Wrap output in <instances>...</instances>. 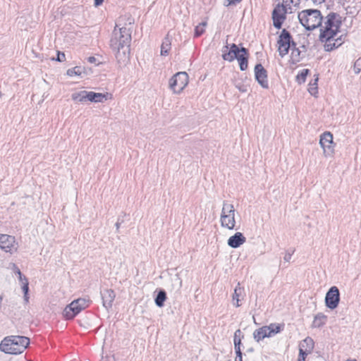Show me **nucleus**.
<instances>
[{"instance_id":"nucleus-23","label":"nucleus","mask_w":361,"mask_h":361,"mask_svg":"<svg viewBox=\"0 0 361 361\" xmlns=\"http://www.w3.org/2000/svg\"><path fill=\"white\" fill-rule=\"evenodd\" d=\"M171 39L169 38V35H167L164 38V39L161 44V54L162 56H166L169 54V51L171 49Z\"/></svg>"},{"instance_id":"nucleus-43","label":"nucleus","mask_w":361,"mask_h":361,"mask_svg":"<svg viewBox=\"0 0 361 361\" xmlns=\"http://www.w3.org/2000/svg\"><path fill=\"white\" fill-rule=\"evenodd\" d=\"M94 6H100L103 3V1H104V0H94Z\"/></svg>"},{"instance_id":"nucleus-28","label":"nucleus","mask_w":361,"mask_h":361,"mask_svg":"<svg viewBox=\"0 0 361 361\" xmlns=\"http://www.w3.org/2000/svg\"><path fill=\"white\" fill-rule=\"evenodd\" d=\"M23 280L25 281L23 282V284H22V290L24 293V300L26 302H27L28 300H29V297H28L29 283H28L27 279L26 277H23Z\"/></svg>"},{"instance_id":"nucleus-25","label":"nucleus","mask_w":361,"mask_h":361,"mask_svg":"<svg viewBox=\"0 0 361 361\" xmlns=\"http://www.w3.org/2000/svg\"><path fill=\"white\" fill-rule=\"evenodd\" d=\"M243 292V288L240 287V283H238L236 287L235 288L234 293L233 294V300L235 301L236 302L234 303L235 307H239V301H240V296L242 295Z\"/></svg>"},{"instance_id":"nucleus-2","label":"nucleus","mask_w":361,"mask_h":361,"mask_svg":"<svg viewBox=\"0 0 361 361\" xmlns=\"http://www.w3.org/2000/svg\"><path fill=\"white\" fill-rule=\"evenodd\" d=\"M131 32L127 27L116 28L110 40V47L113 50L117 62L121 66H125L130 59V45Z\"/></svg>"},{"instance_id":"nucleus-21","label":"nucleus","mask_w":361,"mask_h":361,"mask_svg":"<svg viewBox=\"0 0 361 361\" xmlns=\"http://www.w3.org/2000/svg\"><path fill=\"white\" fill-rule=\"evenodd\" d=\"M73 100L77 102H85L88 101V91L82 90L78 92L73 93L71 95Z\"/></svg>"},{"instance_id":"nucleus-19","label":"nucleus","mask_w":361,"mask_h":361,"mask_svg":"<svg viewBox=\"0 0 361 361\" xmlns=\"http://www.w3.org/2000/svg\"><path fill=\"white\" fill-rule=\"evenodd\" d=\"M109 94L88 92V101L92 102H104L108 99Z\"/></svg>"},{"instance_id":"nucleus-37","label":"nucleus","mask_w":361,"mask_h":361,"mask_svg":"<svg viewBox=\"0 0 361 361\" xmlns=\"http://www.w3.org/2000/svg\"><path fill=\"white\" fill-rule=\"evenodd\" d=\"M65 59H66L65 54L63 52H61V51H58L57 58L56 59V60L57 61L62 62L65 60Z\"/></svg>"},{"instance_id":"nucleus-24","label":"nucleus","mask_w":361,"mask_h":361,"mask_svg":"<svg viewBox=\"0 0 361 361\" xmlns=\"http://www.w3.org/2000/svg\"><path fill=\"white\" fill-rule=\"evenodd\" d=\"M166 300V293L164 290H160L155 298L154 302L157 306L161 307Z\"/></svg>"},{"instance_id":"nucleus-40","label":"nucleus","mask_w":361,"mask_h":361,"mask_svg":"<svg viewBox=\"0 0 361 361\" xmlns=\"http://www.w3.org/2000/svg\"><path fill=\"white\" fill-rule=\"evenodd\" d=\"M17 275L18 276V279L21 282V284H23V282L25 281L23 280V277H25V276L22 274L20 269H17Z\"/></svg>"},{"instance_id":"nucleus-8","label":"nucleus","mask_w":361,"mask_h":361,"mask_svg":"<svg viewBox=\"0 0 361 361\" xmlns=\"http://www.w3.org/2000/svg\"><path fill=\"white\" fill-rule=\"evenodd\" d=\"M278 51L281 57L286 56L292 46L296 44L293 41L290 33L286 29H283L277 42Z\"/></svg>"},{"instance_id":"nucleus-5","label":"nucleus","mask_w":361,"mask_h":361,"mask_svg":"<svg viewBox=\"0 0 361 361\" xmlns=\"http://www.w3.org/2000/svg\"><path fill=\"white\" fill-rule=\"evenodd\" d=\"M284 324L271 323L269 326H264L256 329L253 332V338L257 342H259L265 338H270L281 332Z\"/></svg>"},{"instance_id":"nucleus-44","label":"nucleus","mask_w":361,"mask_h":361,"mask_svg":"<svg viewBox=\"0 0 361 361\" xmlns=\"http://www.w3.org/2000/svg\"><path fill=\"white\" fill-rule=\"evenodd\" d=\"M87 61H88L90 63H95V62H96V58H95V57H94V56H90V57H88Z\"/></svg>"},{"instance_id":"nucleus-36","label":"nucleus","mask_w":361,"mask_h":361,"mask_svg":"<svg viewBox=\"0 0 361 361\" xmlns=\"http://www.w3.org/2000/svg\"><path fill=\"white\" fill-rule=\"evenodd\" d=\"M241 341H235V342H234V349H235V353H242L241 352V348H240V345H241Z\"/></svg>"},{"instance_id":"nucleus-7","label":"nucleus","mask_w":361,"mask_h":361,"mask_svg":"<svg viewBox=\"0 0 361 361\" xmlns=\"http://www.w3.org/2000/svg\"><path fill=\"white\" fill-rule=\"evenodd\" d=\"M89 300H86L85 298L74 300L65 307L63 312L64 317L66 319H73L82 310H85L89 306Z\"/></svg>"},{"instance_id":"nucleus-4","label":"nucleus","mask_w":361,"mask_h":361,"mask_svg":"<svg viewBox=\"0 0 361 361\" xmlns=\"http://www.w3.org/2000/svg\"><path fill=\"white\" fill-rule=\"evenodd\" d=\"M298 20L307 30H312L320 25L323 20L321 11L317 9H306L298 13Z\"/></svg>"},{"instance_id":"nucleus-35","label":"nucleus","mask_w":361,"mask_h":361,"mask_svg":"<svg viewBox=\"0 0 361 361\" xmlns=\"http://www.w3.org/2000/svg\"><path fill=\"white\" fill-rule=\"evenodd\" d=\"M241 1L242 0H225L224 4L226 6H229L231 5H236L237 4H239Z\"/></svg>"},{"instance_id":"nucleus-33","label":"nucleus","mask_w":361,"mask_h":361,"mask_svg":"<svg viewBox=\"0 0 361 361\" xmlns=\"http://www.w3.org/2000/svg\"><path fill=\"white\" fill-rule=\"evenodd\" d=\"M294 253V250H287L285 253V255L283 257V260L286 262H289L290 260L291 259V257H292V255Z\"/></svg>"},{"instance_id":"nucleus-31","label":"nucleus","mask_w":361,"mask_h":361,"mask_svg":"<svg viewBox=\"0 0 361 361\" xmlns=\"http://www.w3.org/2000/svg\"><path fill=\"white\" fill-rule=\"evenodd\" d=\"M353 71L355 74H358L361 71V58H358L354 63Z\"/></svg>"},{"instance_id":"nucleus-16","label":"nucleus","mask_w":361,"mask_h":361,"mask_svg":"<svg viewBox=\"0 0 361 361\" xmlns=\"http://www.w3.org/2000/svg\"><path fill=\"white\" fill-rule=\"evenodd\" d=\"M255 77L262 87L269 88L267 71L261 63L257 64L255 67Z\"/></svg>"},{"instance_id":"nucleus-29","label":"nucleus","mask_w":361,"mask_h":361,"mask_svg":"<svg viewBox=\"0 0 361 361\" xmlns=\"http://www.w3.org/2000/svg\"><path fill=\"white\" fill-rule=\"evenodd\" d=\"M82 72V68L80 66H75L67 71V75L72 77L74 75H80Z\"/></svg>"},{"instance_id":"nucleus-12","label":"nucleus","mask_w":361,"mask_h":361,"mask_svg":"<svg viewBox=\"0 0 361 361\" xmlns=\"http://www.w3.org/2000/svg\"><path fill=\"white\" fill-rule=\"evenodd\" d=\"M222 58L225 61H233L234 59H237L238 56L241 52L245 53L246 48L241 47L240 49L235 44H232L231 47L228 45H226L222 48Z\"/></svg>"},{"instance_id":"nucleus-27","label":"nucleus","mask_w":361,"mask_h":361,"mask_svg":"<svg viewBox=\"0 0 361 361\" xmlns=\"http://www.w3.org/2000/svg\"><path fill=\"white\" fill-rule=\"evenodd\" d=\"M207 26V22H202L197 25L195 28V37L201 36L205 32V27Z\"/></svg>"},{"instance_id":"nucleus-6","label":"nucleus","mask_w":361,"mask_h":361,"mask_svg":"<svg viewBox=\"0 0 361 361\" xmlns=\"http://www.w3.org/2000/svg\"><path fill=\"white\" fill-rule=\"evenodd\" d=\"M221 225L222 227L232 230L235 228V209L233 204L224 201L221 214Z\"/></svg>"},{"instance_id":"nucleus-39","label":"nucleus","mask_w":361,"mask_h":361,"mask_svg":"<svg viewBox=\"0 0 361 361\" xmlns=\"http://www.w3.org/2000/svg\"><path fill=\"white\" fill-rule=\"evenodd\" d=\"M235 87L238 88L239 91L242 92H245L247 90V86L244 85L235 84Z\"/></svg>"},{"instance_id":"nucleus-9","label":"nucleus","mask_w":361,"mask_h":361,"mask_svg":"<svg viewBox=\"0 0 361 361\" xmlns=\"http://www.w3.org/2000/svg\"><path fill=\"white\" fill-rule=\"evenodd\" d=\"M188 83V75L185 72H178L169 80V87L176 94L180 93Z\"/></svg>"},{"instance_id":"nucleus-1","label":"nucleus","mask_w":361,"mask_h":361,"mask_svg":"<svg viewBox=\"0 0 361 361\" xmlns=\"http://www.w3.org/2000/svg\"><path fill=\"white\" fill-rule=\"evenodd\" d=\"M341 24L342 17L338 13L330 12L324 18H323L322 25L319 26V39L326 43V51H331L342 44L341 38L336 39L335 42L331 43L332 39L339 32Z\"/></svg>"},{"instance_id":"nucleus-14","label":"nucleus","mask_w":361,"mask_h":361,"mask_svg":"<svg viewBox=\"0 0 361 361\" xmlns=\"http://www.w3.org/2000/svg\"><path fill=\"white\" fill-rule=\"evenodd\" d=\"M314 346V342L310 337H307L299 343V355L298 361H305L307 355L310 354Z\"/></svg>"},{"instance_id":"nucleus-15","label":"nucleus","mask_w":361,"mask_h":361,"mask_svg":"<svg viewBox=\"0 0 361 361\" xmlns=\"http://www.w3.org/2000/svg\"><path fill=\"white\" fill-rule=\"evenodd\" d=\"M287 13V8L284 4L278 5L272 12V18L274 26L280 29L283 24V20L286 18V13Z\"/></svg>"},{"instance_id":"nucleus-42","label":"nucleus","mask_w":361,"mask_h":361,"mask_svg":"<svg viewBox=\"0 0 361 361\" xmlns=\"http://www.w3.org/2000/svg\"><path fill=\"white\" fill-rule=\"evenodd\" d=\"M11 269L17 274V269H19V268L16 265V264H13V263H12L11 264Z\"/></svg>"},{"instance_id":"nucleus-26","label":"nucleus","mask_w":361,"mask_h":361,"mask_svg":"<svg viewBox=\"0 0 361 361\" xmlns=\"http://www.w3.org/2000/svg\"><path fill=\"white\" fill-rule=\"evenodd\" d=\"M326 316L322 313H319L314 316L313 326L314 327H320L324 324Z\"/></svg>"},{"instance_id":"nucleus-47","label":"nucleus","mask_w":361,"mask_h":361,"mask_svg":"<svg viewBox=\"0 0 361 361\" xmlns=\"http://www.w3.org/2000/svg\"><path fill=\"white\" fill-rule=\"evenodd\" d=\"M313 2H317L319 1V3L321 2H324L325 0H312Z\"/></svg>"},{"instance_id":"nucleus-13","label":"nucleus","mask_w":361,"mask_h":361,"mask_svg":"<svg viewBox=\"0 0 361 361\" xmlns=\"http://www.w3.org/2000/svg\"><path fill=\"white\" fill-rule=\"evenodd\" d=\"M340 301V292L336 286H332L327 291L325 297L326 306L331 309H336Z\"/></svg>"},{"instance_id":"nucleus-3","label":"nucleus","mask_w":361,"mask_h":361,"mask_svg":"<svg viewBox=\"0 0 361 361\" xmlns=\"http://www.w3.org/2000/svg\"><path fill=\"white\" fill-rule=\"evenodd\" d=\"M30 339L22 336H8L0 343V350L6 354H21L29 345Z\"/></svg>"},{"instance_id":"nucleus-46","label":"nucleus","mask_w":361,"mask_h":361,"mask_svg":"<svg viewBox=\"0 0 361 361\" xmlns=\"http://www.w3.org/2000/svg\"><path fill=\"white\" fill-rule=\"evenodd\" d=\"M121 224V222H119L118 221L116 223L115 226L116 227L117 232H118V231H119V228H120Z\"/></svg>"},{"instance_id":"nucleus-32","label":"nucleus","mask_w":361,"mask_h":361,"mask_svg":"<svg viewBox=\"0 0 361 361\" xmlns=\"http://www.w3.org/2000/svg\"><path fill=\"white\" fill-rule=\"evenodd\" d=\"M283 3L285 4L286 8L287 6H290V5L298 6L300 4V0H283Z\"/></svg>"},{"instance_id":"nucleus-45","label":"nucleus","mask_w":361,"mask_h":361,"mask_svg":"<svg viewBox=\"0 0 361 361\" xmlns=\"http://www.w3.org/2000/svg\"><path fill=\"white\" fill-rule=\"evenodd\" d=\"M298 48H300L301 51L305 54V52L307 51V48L305 45H302L299 47Z\"/></svg>"},{"instance_id":"nucleus-38","label":"nucleus","mask_w":361,"mask_h":361,"mask_svg":"<svg viewBox=\"0 0 361 361\" xmlns=\"http://www.w3.org/2000/svg\"><path fill=\"white\" fill-rule=\"evenodd\" d=\"M317 79L315 80L314 83L312 85V87H310L308 89L309 92L311 94H314L317 92V86L314 87V85H317Z\"/></svg>"},{"instance_id":"nucleus-48","label":"nucleus","mask_w":361,"mask_h":361,"mask_svg":"<svg viewBox=\"0 0 361 361\" xmlns=\"http://www.w3.org/2000/svg\"><path fill=\"white\" fill-rule=\"evenodd\" d=\"M348 361H355V360H349Z\"/></svg>"},{"instance_id":"nucleus-17","label":"nucleus","mask_w":361,"mask_h":361,"mask_svg":"<svg viewBox=\"0 0 361 361\" xmlns=\"http://www.w3.org/2000/svg\"><path fill=\"white\" fill-rule=\"evenodd\" d=\"M246 238L242 233L237 232L228 240V245L232 248L239 247L245 243Z\"/></svg>"},{"instance_id":"nucleus-41","label":"nucleus","mask_w":361,"mask_h":361,"mask_svg":"<svg viewBox=\"0 0 361 361\" xmlns=\"http://www.w3.org/2000/svg\"><path fill=\"white\" fill-rule=\"evenodd\" d=\"M235 361H243V354H242V353H236V357L235 358Z\"/></svg>"},{"instance_id":"nucleus-20","label":"nucleus","mask_w":361,"mask_h":361,"mask_svg":"<svg viewBox=\"0 0 361 361\" xmlns=\"http://www.w3.org/2000/svg\"><path fill=\"white\" fill-rule=\"evenodd\" d=\"M290 49V59L293 63H297L300 62L305 57V54L301 51L300 48L296 47V45L292 46Z\"/></svg>"},{"instance_id":"nucleus-34","label":"nucleus","mask_w":361,"mask_h":361,"mask_svg":"<svg viewBox=\"0 0 361 361\" xmlns=\"http://www.w3.org/2000/svg\"><path fill=\"white\" fill-rule=\"evenodd\" d=\"M241 337H243V336H242V332L240 329L236 330L234 333L233 342H235V340L236 341H241Z\"/></svg>"},{"instance_id":"nucleus-18","label":"nucleus","mask_w":361,"mask_h":361,"mask_svg":"<svg viewBox=\"0 0 361 361\" xmlns=\"http://www.w3.org/2000/svg\"><path fill=\"white\" fill-rule=\"evenodd\" d=\"M116 295L114 290L111 289L104 290L102 293V298L103 300V305L106 309L111 307L112 303L115 299Z\"/></svg>"},{"instance_id":"nucleus-10","label":"nucleus","mask_w":361,"mask_h":361,"mask_svg":"<svg viewBox=\"0 0 361 361\" xmlns=\"http://www.w3.org/2000/svg\"><path fill=\"white\" fill-rule=\"evenodd\" d=\"M0 248L5 252L12 255L17 252L18 244L16 241L15 237L0 234Z\"/></svg>"},{"instance_id":"nucleus-11","label":"nucleus","mask_w":361,"mask_h":361,"mask_svg":"<svg viewBox=\"0 0 361 361\" xmlns=\"http://www.w3.org/2000/svg\"><path fill=\"white\" fill-rule=\"evenodd\" d=\"M319 144L323 149L325 157H331L334 152L333 135L330 132H325L320 135Z\"/></svg>"},{"instance_id":"nucleus-30","label":"nucleus","mask_w":361,"mask_h":361,"mask_svg":"<svg viewBox=\"0 0 361 361\" xmlns=\"http://www.w3.org/2000/svg\"><path fill=\"white\" fill-rule=\"evenodd\" d=\"M310 71L308 69H303L301 71L300 73L297 75V80L299 82H304L306 80V77L309 73Z\"/></svg>"},{"instance_id":"nucleus-22","label":"nucleus","mask_w":361,"mask_h":361,"mask_svg":"<svg viewBox=\"0 0 361 361\" xmlns=\"http://www.w3.org/2000/svg\"><path fill=\"white\" fill-rule=\"evenodd\" d=\"M248 51L246 49L245 53L241 52L240 55H238L237 60L239 62L240 69L241 71H245L247 68V59H248Z\"/></svg>"}]
</instances>
